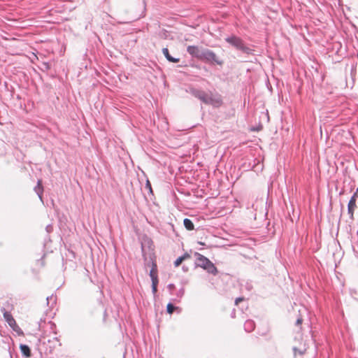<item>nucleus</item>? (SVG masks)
I'll use <instances>...</instances> for the list:
<instances>
[{"label": "nucleus", "instance_id": "f03ea898", "mask_svg": "<svg viewBox=\"0 0 358 358\" xmlns=\"http://www.w3.org/2000/svg\"><path fill=\"white\" fill-rule=\"evenodd\" d=\"M226 41L230 43L231 45L234 46L236 48L241 50L244 52L249 53L251 50L249 48L244 45L241 38L236 36L227 38Z\"/></svg>", "mask_w": 358, "mask_h": 358}, {"label": "nucleus", "instance_id": "f257e3e1", "mask_svg": "<svg viewBox=\"0 0 358 358\" xmlns=\"http://www.w3.org/2000/svg\"><path fill=\"white\" fill-rule=\"evenodd\" d=\"M191 93L203 103L211 105L213 107L219 108L223 104L222 96L217 93H206L198 89H191Z\"/></svg>", "mask_w": 358, "mask_h": 358}, {"label": "nucleus", "instance_id": "4468645a", "mask_svg": "<svg viewBox=\"0 0 358 358\" xmlns=\"http://www.w3.org/2000/svg\"><path fill=\"white\" fill-rule=\"evenodd\" d=\"M36 192L41 197V195L43 193V186H42V180H38L37 187H36Z\"/></svg>", "mask_w": 358, "mask_h": 358}, {"label": "nucleus", "instance_id": "20e7f679", "mask_svg": "<svg viewBox=\"0 0 358 358\" xmlns=\"http://www.w3.org/2000/svg\"><path fill=\"white\" fill-rule=\"evenodd\" d=\"M200 60H206L208 62H215L218 64H221L222 62H219L217 59L216 55L210 50H204L202 52L201 59Z\"/></svg>", "mask_w": 358, "mask_h": 358}, {"label": "nucleus", "instance_id": "dca6fc26", "mask_svg": "<svg viewBox=\"0 0 358 358\" xmlns=\"http://www.w3.org/2000/svg\"><path fill=\"white\" fill-rule=\"evenodd\" d=\"M158 282L159 281H152V289L154 294L157 292Z\"/></svg>", "mask_w": 358, "mask_h": 358}, {"label": "nucleus", "instance_id": "f8f14e48", "mask_svg": "<svg viewBox=\"0 0 358 358\" xmlns=\"http://www.w3.org/2000/svg\"><path fill=\"white\" fill-rule=\"evenodd\" d=\"M204 269L213 275H216L218 272L217 268L215 266L212 262H209V264L205 267Z\"/></svg>", "mask_w": 358, "mask_h": 358}, {"label": "nucleus", "instance_id": "a211bd4d", "mask_svg": "<svg viewBox=\"0 0 358 358\" xmlns=\"http://www.w3.org/2000/svg\"><path fill=\"white\" fill-rule=\"evenodd\" d=\"M244 300H245V299L243 297L236 298L235 300V305L238 306L239 304V303H241V301H243Z\"/></svg>", "mask_w": 358, "mask_h": 358}, {"label": "nucleus", "instance_id": "412c9836", "mask_svg": "<svg viewBox=\"0 0 358 358\" xmlns=\"http://www.w3.org/2000/svg\"><path fill=\"white\" fill-rule=\"evenodd\" d=\"M198 243L201 245H204V243H203V242L199 241V242H198Z\"/></svg>", "mask_w": 358, "mask_h": 358}, {"label": "nucleus", "instance_id": "7ed1b4c3", "mask_svg": "<svg viewBox=\"0 0 358 358\" xmlns=\"http://www.w3.org/2000/svg\"><path fill=\"white\" fill-rule=\"evenodd\" d=\"M3 317L13 331H16L18 334H23L20 327L17 324L15 319L9 312L6 311L3 313Z\"/></svg>", "mask_w": 358, "mask_h": 358}, {"label": "nucleus", "instance_id": "6ab92c4d", "mask_svg": "<svg viewBox=\"0 0 358 358\" xmlns=\"http://www.w3.org/2000/svg\"><path fill=\"white\" fill-rule=\"evenodd\" d=\"M303 319L301 317H299L296 320V324L301 325L302 324Z\"/></svg>", "mask_w": 358, "mask_h": 358}, {"label": "nucleus", "instance_id": "39448f33", "mask_svg": "<svg viewBox=\"0 0 358 358\" xmlns=\"http://www.w3.org/2000/svg\"><path fill=\"white\" fill-rule=\"evenodd\" d=\"M187 52L194 57L197 58L198 59H201L202 52L198 46L196 45H189L187 48Z\"/></svg>", "mask_w": 358, "mask_h": 358}, {"label": "nucleus", "instance_id": "6e6552de", "mask_svg": "<svg viewBox=\"0 0 358 358\" xmlns=\"http://www.w3.org/2000/svg\"><path fill=\"white\" fill-rule=\"evenodd\" d=\"M150 276L151 278L152 281H159L157 266L155 263L152 264V268L150 271Z\"/></svg>", "mask_w": 358, "mask_h": 358}, {"label": "nucleus", "instance_id": "9d476101", "mask_svg": "<svg viewBox=\"0 0 358 358\" xmlns=\"http://www.w3.org/2000/svg\"><path fill=\"white\" fill-rule=\"evenodd\" d=\"M20 348L22 355L26 357H30L31 356V352L29 347L27 345L21 344L20 345Z\"/></svg>", "mask_w": 358, "mask_h": 358}, {"label": "nucleus", "instance_id": "1a4fd4ad", "mask_svg": "<svg viewBox=\"0 0 358 358\" xmlns=\"http://www.w3.org/2000/svg\"><path fill=\"white\" fill-rule=\"evenodd\" d=\"M162 52L166 58L171 62L177 63L180 61L178 58H174L169 54V51L168 48H165L162 49Z\"/></svg>", "mask_w": 358, "mask_h": 358}, {"label": "nucleus", "instance_id": "f3484780", "mask_svg": "<svg viewBox=\"0 0 358 358\" xmlns=\"http://www.w3.org/2000/svg\"><path fill=\"white\" fill-rule=\"evenodd\" d=\"M145 187L148 189H149L150 193H152V187H151V183H150V182L148 180H147V181H146Z\"/></svg>", "mask_w": 358, "mask_h": 358}, {"label": "nucleus", "instance_id": "aec40b11", "mask_svg": "<svg viewBox=\"0 0 358 358\" xmlns=\"http://www.w3.org/2000/svg\"><path fill=\"white\" fill-rule=\"evenodd\" d=\"M352 197L355 198V199L358 197V187L357 188L356 192H355V194H353V196Z\"/></svg>", "mask_w": 358, "mask_h": 358}, {"label": "nucleus", "instance_id": "2eb2a0df", "mask_svg": "<svg viewBox=\"0 0 358 358\" xmlns=\"http://www.w3.org/2000/svg\"><path fill=\"white\" fill-rule=\"evenodd\" d=\"M178 308L175 307L172 303L167 304V313L169 314H172L173 311Z\"/></svg>", "mask_w": 358, "mask_h": 358}, {"label": "nucleus", "instance_id": "9b49d317", "mask_svg": "<svg viewBox=\"0 0 358 358\" xmlns=\"http://www.w3.org/2000/svg\"><path fill=\"white\" fill-rule=\"evenodd\" d=\"M190 255L188 253H185L182 256L179 257L175 262H174V266L176 267L179 266L183 261L185 259H189Z\"/></svg>", "mask_w": 358, "mask_h": 358}, {"label": "nucleus", "instance_id": "ddd939ff", "mask_svg": "<svg viewBox=\"0 0 358 358\" xmlns=\"http://www.w3.org/2000/svg\"><path fill=\"white\" fill-rule=\"evenodd\" d=\"M183 224L187 230H188V231L194 230V225L193 222L189 219L185 218L183 221Z\"/></svg>", "mask_w": 358, "mask_h": 358}, {"label": "nucleus", "instance_id": "423d86ee", "mask_svg": "<svg viewBox=\"0 0 358 358\" xmlns=\"http://www.w3.org/2000/svg\"><path fill=\"white\" fill-rule=\"evenodd\" d=\"M194 255L196 257L198 266L203 268V269L209 264V262H210V261L207 257L199 252H195Z\"/></svg>", "mask_w": 358, "mask_h": 358}, {"label": "nucleus", "instance_id": "0eeeda50", "mask_svg": "<svg viewBox=\"0 0 358 358\" xmlns=\"http://www.w3.org/2000/svg\"><path fill=\"white\" fill-rule=\"evenodd\" d=\"M357 208L356 206V199L351 197L348 206V214L350 215V217L353 219L354 217V211Z\"/></svg>", "mask_w": 358, "mask_h": 358}]
</instances>
